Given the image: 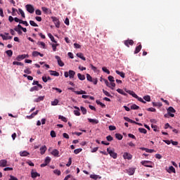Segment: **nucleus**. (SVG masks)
Wrapping results in <instances>:
<instances>
[{
    "instance_id": "obj_37",
    "label": "nucleus",
    "mask_w": 180,
    "mask_h": 180,
    "mask_svg": "<svg viewBox=\"0 0 180 180\" xmlns=\"http://www.w3.org/2000/svg\"><path fill=\"white\" fill-rule=\"evenodd\" d=\"M79 80H85L86 77L84 75H82L81 73H78L77 75Z\"/></svg>"
},
{
    "instance_id": "obj_32",
    "label": "nucleus",
    "mask_w": 180,
    "mask_h": 180,
    "mask_svg": "<svg viewBox=\"0 0 180 180\" xmlns=\"http://www.w3.org/2000/svg\"><path fill=\"white\" fill-rule=\"evenodd\" d=\"M153 105L154 107H162V103H160V102H157V103L153 102Z\"/></svg>"
},
{
    "instance_id": "obj_57",
    "label": "nucleus",
    "mask_w": 180,
    "mask_h": 180,
    "mask_svg": "<svg viewBox=\"0 0 180 180\" xmlns=\"http://www.w3.org/2000/svg\"><path fill=\"white\" fill-rule=\"evenodd\" d=\"M82 148H78L77 149H75L74 153L77 154L79 153V152H82Z\"/></svg>"
},
{
    "instance_id": "obj_23",
    "label": "nucleus",
    "mask_w": 180,
    "mask_h": 180,
    "mask_svg": "<svg viewBox=\"0 0 180 180\" xmlns=\"http://www.w3.org/2000/svg\"><path fill=\"white\" fill-rule=\"evenodd\" d=\"M75 75L76 72H75V70H69V76L70 79H74Z\"/></svg>"
},
{
    "instance_id": "obj_12",
    "label": "nucleus",
    "mask_w": 180,
    "mask_h": 180,
    "mask_svg": "<svg viewBox=\"0 0 180 180\" xmlns=\"http://www.w3.org/2000/svg\"><path fill=\"white\" fill-rule=\"evenodd\" d=\"M25 58H29V55H18V56H17L16 58V60H22L23 59H25Z\"/></svg>"
},
{
    "instance_id": "obj_60",
    "label": "nucleus",
    "mask_w": 180,
    "mask_h": 180,
    "mask_svg": "<svg viewBox=\"0 0 180 180\" xmlns=\"http://www.w3.org/2000/svg\"><path fill=\"white\" fill-rule=\"evenodd\" d=\"M51 136H52V138H55L56 136V134L55 131L53 130L51 131Z\"/></svg>"
},
{
    "instance_id": "obj_43",
    "label": "nucleus",
    "mask_w": 180,
    "mask_h": 180,
    "mask_svg": "<svg viewBox=\"0 0 180 180\" xmlns=\"http://www.w3.org/2000/svg\"><path fill=\"white\" fill-rule=\"evenodd\" d=\"M48 37L50 38L51 41H52V42H56L54 37L52 35V34H48Z\"/></svg>"
},
{
    "instance_id": "obj_16",
    "label": "nucleus",
    "mask_w": 180,
    "mask_h": 180,
    "mask_svg": "<svg viewBox=\"0 0 180 180\" xmlns=\"http://www.w3.org/2000/svg\"><path fill=\"white\" fill-rule=\"evenodd\" d=\"M141 49H142V44H139V45H138V46H136L134 53H139L140 52V51H141Z\"/></svg>"
},
{
    "instance_id": "obj_9",
    "label": "nucleus",
    "mask_w": 180,
    "mask_h": 180,
    "mask_svg": "<svg viewBox=\"0 0 180 180\" xmlns=\"http://www.w3.org/2000/svg\"><path fill=\"white\" fill-rule=\"evenodd\" d=\"M124 45H126V46L129 47L130 45H134V41H133V39H127L124 41Z\"/></svg>"
},
{
    "instance_id": "obj_28",
    "label": "nucleus",
    "mask_w": 180,
    "mask_h": 180,
    "mask_svg": "<svg viewBox=\"0 0 180 180\" xmlns=\"http://www.w3.org/2000/svg\"><path fill=\"white\" fill-rule=\"evenodd\" d=\"M13 65H20V66H24V63H22V62H20V60H14L13 62Z\"/></svg>"
},
{
    "instance_id": "obj_29",
    "label": "nucleus",
    "mask_w": 180,
    "mask_h": 180,
    "mask_svg": "<svg viewBox=\"0 0 180 180\" xmlns=\"http://www.w3.org/2000/svg\"><path fill=\"white\" fill-rule=\"evenodd\" d=\"M51 72V75L52 76H59L60 73L58 72H56V70H49Z\"/></svg>"
},
{
    "instance_id": "obj_46",
    "label": "nucleus",
    "mask_w": 180,
    "mask_h": 180,
    "mask_svg": "<svg viewBox=\"0 0 180 180\" xmlns=\"http://www.w3.org/2000/svg\"><path fill=\"white\" fill-rule=\"evenodd\" d=\"M58 103H59V100H58V98H55V100H53V101H51V105H57V104H58Z\"/></svg>"
},
{
    "instance_id": "obj_14",
    "label": "nucleus",
    "mask_w": 180,
    "mask_h": 180,
    "mask_svg": "<svg viewBox=\"0 0 180 180\" xmlns=\"http://www.w3.org/2000/svg\"><path fill=\"white\" fill-rule=\"evenodd\" d=\"M8 160L6 159H1L0 160V166L2 167H5V166H7Z\"/></svg>"
},
{
    "instance_id": "obj_1",
    "label": "nucleus",
    "mask_w": 180,
    "mask_h": 180,
    "mask_svg": "<svg viewBox=\"0 0 180 180\" xmlns=\"http://www.w3.org/2000/svg\"><path fill=\"white\" fill-rule=\"evenodd\" d=\"M125 91H127V93H128L129 94H130L131 96H132L135 98H137V100H139V101H141V103H143L144 104L146 103V101H145V99L143 100V98H142V97H139L138 96V94H136L135 91H134L133 90H127V89H125Z\"/></svg>"
},
{
    "instance_id": "obj_34",
    "label": "nucleus",
    "mask_w": 180,
    "mask_h": 180,
    "mask_svg": "<svg viewBox=\"0 0 180 180\" xmlns=\"http://www.w3.org/2000/svg\"><path fill=\"white\" fill-rule=\"evenodd\" d=\"M96 103L97 104H99L100 105H101V107H102L103 108H105V107H106L105 104H104L103 103H102L101 101H100V100H96Z\"/></svg>"
},
{
    "instance_id": "obj_47",
    "label": "nucleus",
    "mask_w": 180,
    "mask_h": 180,
    "mask_svg": "<svg viewBox=\"0 0 180 180\" xmlns=\"http://www.w3.org/2000/svg\"><path fill=\"white\" fill-rule=\"evenodd\" d=\"M102 69H103V72H105V73H107L108 75H110V72L109 69H107V68H105V66H103L102 68Z\"/></svg>"
},
{
    "instance_id": "obj_63",
    "label": "nucleus",
    "mask_w": 180,
    "mask_h": 180,
    "mask_svg": "<svg viewBox=\"0 0 180 180\" xmlns=\"http://www.w3.org/2000/svg\"><path fill=\"white\" fill-rule=\"evenodd\" d=\"M32 56H39V52L37 51H34L32 52Z\"/></svg>"
},
{
    "instance_id": "obj_19",
    "label": "nucleus",
    "mask_w": 180,
    "mask_h": 180,
    "mask_svg": "<svg viewBox=\"0 0 180 180\" xmlns=\"http://www.w3.org/2000/svg\"><path fill=\"white\" fill-rule=\"evenodd\" d=\"M32 84L33 85L37 84V86L38 87V89H39H39H43L42 84H40V83H39L38 80H34Z\"/></svg>"
},
{
    "instance_id": "obj_33",
    "label": "nucleus",
    "mask_w": 180,
    "mask_h": 180,
    "mask_svg": "<svg viewBox=\"0 0 180 180\" xmlns=\"http://www.w3.org/2000/svg\"><path fill=\"white\" fill-rule=\"evenodd\" d=\"M18 12L20 13V14H21V16L22 17V18H25L26 15L22 8H18Z\"/></svg>"
},
{
    "instance_id": "obj_51",
    "label": "nucleus",
    "mask_w": 180,
    "mask_h": 180,
    "mask_svg": "<svg viewBox=\"0 0 180 180\" xmlns=\"http://www.w3.org/2000/svg\"><path fill=\"white\" fill-rule=\"evenodd\" d=\"M115 138H117V139H122L123 135H122V134H115Z\"/></svg>"
},
{
    "instance_id": "obj_11",
    "label": "nucleus",
    "mask_w": 180,
    "mask_h": 180,
    "mask_svg": "<svg viewBox=\"0 0 180 180\" xmlns=\"http://www.w3.org/2000/svg\"><path fill=\"white\" fill-rule=\"evenodd\" d=\"M55 58H56V59H57V61H58V63L59 66H61V67L64 66L65 63H64V62H63V60H61L60 56L56 55L55 56Z\"/></svg>"
},
{
    "instance_id": "obj_41",
    "label": "nucleus",
    "mask_w": 180,
    "mask_h": 180,
    "mask_svg": "<svg viewBox=\"0 0 180 180\" xmlns=\"http://www.w3.org/2000/svg\"><path fill=\"white\" fill-rule=\"evenodd\" d=\"M24 72L25 75H31L32 70H30V68H27V69H25Z\"/></svg>"
},
{
    "instance_id": "obj_30",
    "label": "nucleus",
    "mask_w": 180,
    "mask_h": 180,
    "mask_svg": "<svg viewBox=\"0 0 180 180\" xmlns=\"http://www.w3.org/2000/svg\"><path fill=\"white\" fill-rule=\"evenodd\" d=\"M77 56H78V58H80L83 60H86V58H85V56H84V55L82 52L77 53Z\"/></svg>"
},
{
    "instance_id": "obj_59",
    "label": "nucleus",
    "mask_w": 180,
    "mask_h": 180,
    "mask_svg": "<svg viewBox=\"0 0 180 180\" xmlns=\"http://www.w3.org/2000/svg\"><path fill=\"white\" fill-rule=\"evenodd\" d=\"M24 77H27L28 80H33V76H29L28 75H23Z\"/></svg>"
},
{
    "instance_id": "obj_42",
    "label": "nucleus",
    "mask_w": 180,
    "mask_h": 180,
    "mask_svg": "<svg viewBox=\"0 0 180 180\" xmlns=\"http://www.w3.org/2000/svg\"><path fill=\"white\" fill-rule=\"evenodd\" d=\"M38 90H39V87H37V86H35V85H33V86L30 89V91H34Z\"/></svg>"
},
{
    "instance_id": "obj_4",
    "label": "nucleus",
    "mask_w": 180,
    "mask_h": 180,
    "mask_svg": "<svg viewBox=\"0 0 180 180\" xmlns=\"http://www.w3.org/2000/svg\"><path fill=\"white\" fill-rule=\"evenodd\" d=\"M76 94H82V98H88L89 96L86 95L85 90L75 91Z\"/></svg>"
},
{
    "instance_id": "obj_15",
    "label": "nucleus",
    "mask_w": 180,
    "mask_h": 180,
    "mask_svg": "<svg viewBox=\"0 0 180 180\" xmlns=\"http://www.w3.org/2000/svg\"><path fill=\"white\" fill-rule=\"evenodd\" d=\"M167 172H169V174H171V172H173L174 174H176L175 167H174V166H169V169H167Z\"/></svg>"
},
{
    "instance_id": "obj_48",
    "label": "nucleus",
    "mask_w": 180,
    "mask_h": 180,
    "mask_svg": "<svg viewBox=\"0 0 180 180\" xmlns=\"http://www.w3.org/2000/svg\"><path fill=\"white\" fill-rule=\"evenodd\" d=\"M139 131L143 134H147V129L146 128H139Z\"/></svg>"
},
{
    "instance_id": "obj_25",
    "label": "nucleus",
    "mask_w": 180,
    "mask_h": 180,
    "mask_svg": "<svg viewBox=\"0 0 180 180\" xmlns=\"http://www.w3.org/2000/svg\"><path fill=\"white\" fill-rule=\"evenodd\" d=\"M89 122H92L93 124H98V120L94 119V118H88Z\"/></svg>"
},
{
    "instance_id": "obj_8",
    "label": "nucleus",
    "mask_w": 180,
    "mask_h": 180,
    "mask_svg": "<svg viewBox=\"0 0 180 180\" xmlns=\"http://www.w3.org/2000/svg\"><path fill=\"white\" fill-rule=\"evenodd\" d=\"M124 119L125 121H127L128 122H132L134 124H137V125H142L141 122H136V121H134V120H131L129 117H124Z\"/></svg>"
},
{
    "instance_id": "obj_54",
    "label": "nucleus",
    "mask_w": 180,
    "mask_h": 180,
    "mask_svg": "<svg viewBox=\"0 0 180 180\" xmlns=\"http://www.w3.org/2000/svg\"><path fill=\"white\" fill-rule=\"evenodd\" d=\"M18 27L20 28L23 31V32H27V28H24V27L21 25V24H18Z\"/></svg>"
},
{
    "instance_id": "obj_5",
    "label": "nucleus",
    "mask_w": 180,
    "mask_h": 180,
    "mask_svg": "<svg viewBox=\"0 0 180 180\" xmlns=\"http://www.w3.org/2000/svg\"><path fill=\"white\" fill-rule=\"evenodd\" d=\"M108 80L111 82L110 86L111 89H114L115 87L116 84L115 83V79L113 76H108Z\"/></svg>"
},
{
    "instance_id": "obj_31",
    "label": "nucleus",
    "mask_w": 180,
    "mask_h": 180,
    "mask_svg": "<svg viewBox=\"0 0 180 180\" xmlns=\"http://www.w3.org/2000/svg\"><path fill=\"white\" fill-rule=\"evenodd\" d=\"M117 91L120 94H123L124 96H127V93H125L122 89H117Z\"/></svg>"
},
{
    "instance_id": "obj_10",
    "label": "nucleus",
    "mask_w": 180,
    "mask_h": 180,
    "mask_svg": "<svg viewBox=\"0 0 180 180\" xmlns=\"http://www.w3.org/2000/svg\"><path fill=\"white\" fill-rule=\"evenodd\" d=\"M123 158L124 159H132L133 156L131 153H129V152H124L123 154Z\"/></svg>"
},
{
    "instance_id": "obj_7",
    "label": "nucleus",
    "mask_w": 180,
    "mask_h": 180,
    "mask_svg": "<svg viewBox=\"0 0 180 180\" xmlns=\"http://www.w3.org/2000/svg\"><path fill=\"white\" fill-rule=\"evenodd\" d=\"M53 22H54L56 28H59L60 23V21L58 20V18H57V17H51Z\"/></svg>"
},
{
    "instance_id": "obj_24",
    "label": "nucleus",
    "mask_w": 180,
    "mask_h": 180,
    "mask_svg": "<svg viewBox=\"0 0 180 180\" xmlns=\"http://www.w3.org/2000/svg\"><path fill=\"white\" fill-rule=\"evenodd\" d=\"M32 178H37V176H40V173H37V172H31Z\"/></svg>"
},
{
    "instance_id": "obj_17",
    "label": "nucleus",
    "mask_w": 180,
    "mask_h": 180,
    "mask_svg": "<svg viewBox=\"0 0 180 180\" xmlns=\"http://www.w3.org/2000/svg\"><path fill=\"white\" fill-rule=\"evenodd\" d=\"M75 108L76 109V110H74V112H75V115H80L81 112H80L79 107H77V105H75Z\"/></svg>"
},
{
    "instance_id": "obj_21",
    "label": "nucleus",
    "mask_w": 180,
    "mask_h": 180,
    "mask_svg": "<svg viewBox=\"0 0 180 180\" xmlns=\"http://www.w3.org/2000/svg\"><path fill=\"white\" fill-rule=\"evenodd\" d=\"M46 150H47V146H46V145H44V146H41L40 151L41 155H44Z\"/></svg>"
},
{
    "instance_id": "obj_49",
    "label": "nucleus",
    "mask_w": 180,
    "mask_h": 180,
    "mask_svg": "<svg viewBox=\"0 0 180 180\" xmlns=\"http://www.w3.org/2000/svg\"><path fill=\"white\" fill-rule=\"evenodd\" d=\"M143 98H144V100H145L146 101H151V97H150V96H148V95L144 96H143Z\"/></svg>"
},
{
    "instance_id": "obj_22",
    "label": "nucleus",
    "mask_w": 180,
    "mask_h": 180,
    "mask_svg": "<svg viewBox=\"0 0 180 180\" xmlns=\"http://www.w3.org/2000/svg\"><path fill=\"white\" fill-rule=\"evenodd\" d=\"M20 155V156H27L28 155H30V153L27 150H21Z\"/></svg>"
},
{
    "instance_id": "obj_64",
    "label": "nucleus",
    "mask_w": 180,
    "mask_h": 180,
    "mask_svg": "<svg viewBox=\"0 0 180 180\" xmlns=\"http://www.w3.org/2000/svg\"><path fill=\"white\" fill-rule=\"evenodd\" d=\"M35 13L37 15H41V10H36Z\"/></svg>"
},
{
    "instance_id": "obj_38",
    "label": "nucleus",
    "mask_w": 180,
    "mask_h": 180,
    "mask_svg": "<svg viewBox=\"0 0 180 180\" xmlns=\"http://www.w3.org/2000/svg\"><path fill=\"white\" fill-rule=\"evenodd\" d=\"M116 73L117 75H120V76H121V77H123V78L125 77V73L124 72H120V70H116Z\"/></svg>"
},
{
    "instance_id": "obj_2",
    "label": "nucleus",
    "mask_w": 180,
    "mask_h": 180,
    "mask_svg": "<svg viewBox=\"0 0 180 180\" xmlns=\"http://www.w3.org/2000/svg\"><path fill=\"white\" fill-rule=\"evenodd\" d=\"M107 152L110 153V156L113 158V159H117V153L115 151V149H111L110 148H107Z\"/></svg>"
},
{
    "instance_id": "obj_35",
    "label": "nucleus",
    "mask_w": 180,
    "mask_h": 180,
    "mask_svg": "<svg viewBox=\"0 0 180 180\" xmlns=\"http://www.w3.org/2000/svg\"><path fill=\"white\" fill-rule=\"evenodd\" d=\"M57 46H58V44H57V41H56V42H54V44H52V48L54 52H56L57 49Z\"/></svg>"
},
{
    "instance_id": "obj_36",
    "label": "nucleus",
    "mask_w": 180,
    "mask_h": 180,
    "mask_svg": "<svg viewBox=\"0 0 180 180\" xmlns=\"http://www.w3.org/2000/svg\"><path fill=\"white\" fill-rule=\"evenodd\" d=\"M51 160V158H50V156H46V158H45L46 166H47L48 163H50Z\"/></svg>"
},
{
    "instance_id": "obj_56",
    "label": "nucleus",
    "mask_w": 180,
    "mask_h": 180,
    "mask_svg": "<svg viewBox=\"0 0 180 180\" xmlns=\"http://www.w3.org/2000/svg\"><path fill=\"white\" fill-rule=\"evenodd\" d=\"M81 110L83 114H86V112H87L86 108H85V107H83L82 105L81 106Z\"/></svg>"
},
{
    "instance_id": "obj_18",
    "label": "nucleus",
    "mask_w": 180,
    "mask_h": 180,
    "mask_svg": "<svg viewBox=\"0 0 180 180\" xmlns=\"http://www.w3.org/2000/svg\"><path fill=\"white\" fill-rule=\"evenodd\" d=\"M90 178H91V179H101V176H99V174H90Z\"/></svg>"
},
{
    "instance_id": "obj_6",
    "label": "nucleus",
    "mask_w": 180,
    "mask_h": 180,
    "mask_svg": "<svg viewBox=\"0 0 180 180\" xmlns=\"http://www.w3.org/2000/svg\"><path fill=\"white\" fill-rule=\"evenodd\" d=\"M167 112L170 117H174V112H176V110L174 107H169V108H167Z\"/></svg>"
},
{
    "instance_id": "obj_61",
    "label": "nucleus",
    "mask_w": 180,
    "mask_h": 180,
    "mask_svg": "<svg viewBox=\"0 0 180 180\" xmlns=\"http://www.w3.org/2000/svg\"><path fill=\"white\" fill-rule=\"evenodd\" d=\"M109 129L110 131H114L115 129H116V127L115 125H109Z\"/></svg>"
},
{
    "instance_id": "obj_45",
    "label": "nucleus",
    "mask_w": 180,
    "mask_h": 180,
    "mask_svg": "<svg viewBox=\"0 0 180 180\" xmlns=\"http://www.w3.org/2000/svg\"><path fill=\"white\" fill-rule=\"evenodd\" d=\"M53 173L56 174V175H58V176L61 175V172L60 170H58V169H55V170H53Z\"/></svg>"
},
{
    "instance_id": "obj_58",
    "label": "nucleus",
    "mask_w": 180,
    "mask_h": 180,
    "mask_svg": "<svg viewBox=\"0 0 180 180\" xmlns=\"http://www.w3.org/2000/svg\"><path fill=\"white\" fill-rule=\"evenodd\" d=\"M9 180H19L18 177H15V176H13V174H11Z\"/></svg>"
},
{
    "instance_id": "obj_52",
    "label": "nucleus",
    "mask_w": 180,
    "mask_h": 180,
    "mask_svg": "<svg viewBox=\"0 0 180 180\" xmlns=\"http://www.w3.org/2000/svg\"><path fill=\"white\" fill-rule=\"evenodd\" d=\"M86 77H87V80H89V82H93V77H92V76H91V75H89V73H87Z\"/></svg>"
},
{
    "instance_id": "obj_39",
    "label": "nucleus",
    "mask_w": 180,
    "mask_h": 180,
    "mask_svg": "<svg viewBox=\"0 0 180 180\" xmlns=\"http://www.w3.org/2000/svg\"><path fill=\"white\" fill-rule=\"evenodd\" d=\"M140 108L139 105H137V104H132L131 105V110H139Z\"/></svg>"
},
{
    "instance_id": "obj_55",
    "label": "nucleus",
    "mask_w": 180,
    "mask_h": 180,
    "mask_svg": "<svg viewBox=\"0 0 180 180\" xmlns=\"http://www.w3.org/2000/svg\"><path fill=\"white\" fill-rule=\"evenodd\" d=\"M30 24L32 27H39V25L36 22H34V21H33V20H30Z\"/></svg>"
},
{
    "instance_id": "obj_40",
    "label": "nucleus",
    "mask_w": 180,
    "mask_h": 180,
    "mask_svg": "<svg viewBox=\"0 0 180 180\" xmlns=\"http://www.w3.org/2000/svg\"><path fill=\"white\" fill-rule=\"evenodd\" d=\"M6 53L8 55V56L11 57L13 56V52L11 51V49H8V51H6Z\"/></svg>"
},
{
    "instance_id": "obj_44",
    "label": "nucleus",
    "mask_w": 180,
    "mask_h": 180,
    "mask_svg": "<svg viewBox=\"0 0 180 180\" xmlns=\"http://www.w3.org/2000/svg\"><path fill=\"white\" fill-rule=\"evenodd\" d=\"M103 93H104V94H105V96L108 97H112L110 93H109V91H108L107 90H105V89H103Z\"/></svg>"
},
{
    "instance_id": "obj_53",
    "label": "nucleus",
    "mask_w": 180,
    "mask_h": 180,
    "mask_svg": "<svg viewBox=\"0 0 180 180\" xmlns=\"http://www.w3.org/2000/svg\"><path fill=\"white\" fill-rule=\"evenodd\" d=\"M20 24H23L24 25H25V27L29 26V23L27 22V21H23V20H21L20 21Z\"/></svg>"
},
{
    "instance_id": "obj_27",
    "label": "nucleus",
    "mask_w": 180,
    "mask_h": 180,
    "mask_svg": "<svg viewBox=\"0 0 180 180\" xmlns=\"http://www.w3.org/2000/svg\"><path fill=\"white\" fill-rule=\"evenodd\" d=\"M14 31H16V32H18V34H19V35H22V31H21V28H20L18 25V27H15L14 28Z\"/></svg>"
},
{
    "instance_id": "obj_20",
    "label": "nucleus",
    "mask_w": 180,
    "mask_h": 180,
    "mask_svg": "<svg viewBox=\"0 0 180 180\" xmlns=\"http://www.w3.org/2000/svg\"><path fill=\"white\" fill-rule=\"evenodd\" d=\"M59 153H60V152H59L58 149H53L51 151V154L53 155V156L58 157L60 155Z\"/></svg>"
},
{
    "instance_id": "obj_3",
    "label": "nucleus",
    "mask_w": 180,
    "mask_h": 180,
    "mask_svg": "<svg viewBox=\"0 0 180 180\" xmlns=\"http://www.w3.org/2000/svg\"><path fill=\"white\" fill-rule=\"evenodd\" d=\"M25 8L30 14H33V13H34V7H33L32 4H27L25 6Z\"/></svg>"
},
{
    "instance_id": "obj_62",
    "label": "nucleus",
    "mask_w": 180,
    "mask_h": 180,
    "mask_svg": "<svg viewBox=\"0 0 180 180\" xmlns=\"http://www.w3.org/2000/svg\"><path fill=\"white\" fill-rule=\"evenodd\" d=\"M41 10L42 11H44V13H49V8H47V7H42Z\"/></svg>"
},
{
    "instance_id": "obj_13",
    "label": "nucleus",
    "mask_w": 180,
    "mask_h": 180,
    "mask_svg": "<svg viewBox=\"0 0 180 180\" xmlns=\"http://www.w3.org/2000/svg\"><path fill=\"white\" fill-rule=\"evenodd\" d=\"M148 163H151V160H142L141 164L147 167H152L151 165H148Z\"/></svg>"
},
{
    "instance_id": "obj_50",
    "label": "nucleus",
    "mask_w": 180,
    "mask_h": 180,
    "mask_svg": "<svg viewBox=\"0 0 180 180\" xmlns=\"http://www.w3.org/2000/svg\"><path fill=\"white\" fill-rule=\"evenodd\" d=\"M58 118L62 120V121H64L65 122H67L68 121L66 117H64L63 115H59Z\"/></svg>"
},
{
    "instance_id": "obj_26",
    "label": "nucleus",
    "mask_w": 180,
    "mask_h": 180,
    "mask_svg": "<svg viewBox=\"0 0 180 180\" xmlns=\"http://www.w3.org/2000/svg\"><path fill=\"white\" fill-rule=\"evenodd\" d=\"M44 100V96H39V97H37V98H35L34 101L36 103H39L40 101H43Z\"/></svg>"
}]
</instances>
